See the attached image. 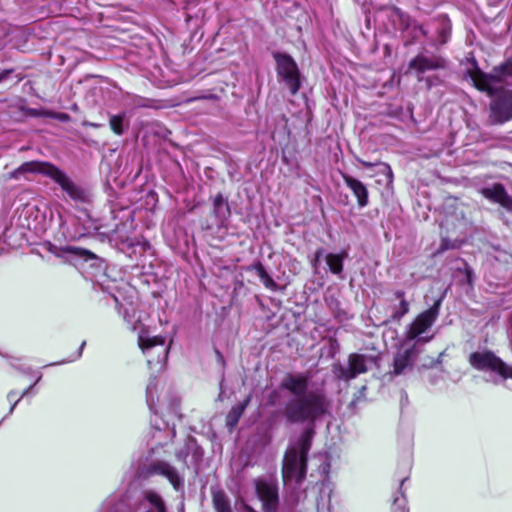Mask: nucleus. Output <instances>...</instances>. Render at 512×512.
I'll use <instances>...</instances> for the list:
<instances>
[{
    "mask_svg": "<svg viewBox=\"0 0 512 512\" xmlns=\"http://www.w3.org/2000/svg\"><path fill=\"white\" fill-rule=\"evenodd\" d=\"M216 355H217V359L219 362H221L222 364H224V357L223 355L221 354L220 351L216 350Z\"/></svg>",
    "mask_w": 512,
    "mask_h": 512,
    "instance_id": "39",
    "label": "nucleus"
},
{
    "mask_svg": "<svg viewBox=\"0 0 512 512\" xmlns=\"http://www.w3.org/2000/svg\"><path fill=\"white\" fill-rule=\"evenodd\" d=\"M243 506H244V510H245L246 512H256L252 507H250V506H249V505H247V504H244Z\"/></svg>",
    "mask_w": 512,
    "mask_h": 512,
    "instance_id": "40",
    "label": "nucleus"
},
{
    "mask_svg": "<svg viewBox=\"0 0 512 512\" xmlns=\"http://www.w3.org/2000/svg\"><path fill=\"white\" fill-rule=\"evenodd\" d=\"M143 498L149 503L155 512H166V505L162 497L153 490H146L143 492Z\"/></svg>",
    "mask_w": 512,
    "mask_h": 512,
    "instance_id": "23",
    "label": "nucleus"
},
{
    "mask_svg": "<svg viewBox=\"0 0 512 512\" xmlns=\"http://www.w3.org/2000/svg\"><path fill=\"white\" fill-rule=\"evenodd\" d=\"M464 272H465V275H466L467 283L469 285H472L473 277H474V273H473L472 268L470 266H468L467 264H465Z\"/></svg>",
    "mask_w": 512,
    "mask_h": 512,
    "instance_id": "31",
    "label": "nucleus"
},
{
    "mask_svg": "<svg viewBox=\"0 0 512 512\" xmlns=\"http://www.w3.org/2000/svg\"><path fill=\"white\" fill-rule=\"evenodd\" d=\"M451 248H454V245L448 239H442L438 252L441 253Z\"/></svg>",
    "mask_w": 512,
    "mask_h": 512,
    "instance_id": "32",
    "label": "nucleus"
},
{
    "mask_svg": "<svg viewBox=\"0 0 512 512\" xmlns=\"http://www.w3.org/2000/svg\"><path fill=\"white\" fill-rule=\"evenodd\" d=\"M25 173H39L45 175L56 182L72 200L77 202L88 201L89 194L87 191L72 181L64 171L51 163L40 161L25 162L12 173V176L17 178L19 175Z\"/></svg>",
    "mask_w": 512,
    "mask_h": 512,
    "instance_id": "2",
    "label": "nucleus"
},
{
    "mask_svg": "<svg viewBox=\"0 0 512 512\" xmlns=\"http://www.w3.org/2000/svg\"><path fill=\"white\" fill-rule=\"evenodd\" d=\"M469 74L474 86L479 91H491L492 84L497 85L503 82L505 78L512 77V56L503 64L494 67L489 74L482 72L479 68H475Z\"/></svg>",
    "mask_w": 512,
    "mask_h": 512,
    "instance_id": "7",
    "label": "nucleus"
},
{
    "mask_svg": "<svg viewBox=\"0 0 512 512\" xmlns=\"http://www.w3.org/2000/svg\"><path fill=\"white\" fill-rule=\"evenodd\" d=\"M85 345H86V342H85V341H83V342H82V344H81V346H80V348H79V351H78V353H77L76 358L81 357V355H82V351H83V349H84V346H85Z\"/></svg>",
    "mask_w": 512,
    "mask_h": 512,
    "instance_id": "38",
    "label": "nucleus"
},
{
    "mask_svg": "<svg viewBox=\"0 0 512 512\" xmlns=\"http://www.w3.org/2000/svg\"><path fill=\"white\" fill-rule=\"evenodd\" d=\"M395 299L399 300V306L394 309L391 318L393 321H400L409 312V303L405 299V292L398 290L394 292Z\"/></svg>",
    "mask_w": 512,
    "mask_h": 512,
    "instance_id": "20",
    "label": "nucleus"
},
{
    "mask_svg": "<svg viewBox=\"0 0 512 512\" xmlns=\"http://www.w3.org/2000/svg\"><path fill=\"white\" fill-rule=\"evenodd\" d=\"M441 302V298L436 300L430 308L420 313L408 325L402 338L406 344H415L416 347L423 350V346L434 338V334L430 331L439 316Z\"/></svg>",
    "mask_w": 512,
    "mask_h": 512,
    "instance_id": "4",
    "label": "nucleus"
},
{
    "mask_svg": "<svg viewBox=\"0 0 512 512\" xmlns=\"http://www.w3.org/2000/svg\"><path fill=\"white\" fill-rule=\"evenodd\" d=\"M407 478H403L400 482L399 491H397L394 495L393 504H392V512H409L407 508V500L402 491L403 485Z\"/></svg>",
    "mask_w": 512,
    "mask_h": 512,
    "instance_id": "25",
    "label": "nucleus"
},
{
    "mask_svg": "<svg viewBox=\"0 0 512 512\" xmlns=\"http://www.w3.org/2000/svg\"><path fill=\"white\" fill-rule=\"evenodd\" d=\"M76 250H77V249H76V248H73V247H68V248H67V251L72 252V253H77V252H76Z\"/></svg>",
    "mask_w": 512,
    "mask_h": 512,
    "instance_id": "41",
    "label": "nucleus"
},
{
    "mask_svg": "<svg viewBox=\"0 0 512 512\" xmlns=\"http://www.w3.org/2000/svg\"><path fill=\"white\" fill-rule=\"evenodd\" d=\"M450 32H451V25L448 21H445L443 23L442 28L439 29V31H438L439 44L443 45L448 41V39L450 37Z\"/></svg>",
    "mask_w": 512,
    "mask_h": 512,
    "instance_id": "29",
    "label": "nucleus"
},
{
    "mask_svg": "<svg viewBox=\"0 0 512 512\" xmlns=\"http://www.w3.org/2000/svg\"><path fill=\"white\" fill-rule=\"evenodd\" d=\"M422 350L415 346V344H406L401 340L400 347L396 352L393 360L394 375H401L413 368L417 356Z\"/></svg>",
    "mask_w": 512,
    "mask_h": 512,
    "instance_id": "11",
    "label": "nucleus"
},
{
    "mask_svg": "<svg viewBox=\"0 0 512 512\" xmlns=\"http://www.w3.org/2000/svg\"><path fill=\"white\" fill-rule=\"evenodd\" d=\"M343 180L347 187L351 189L354 196L357 198V203L359 207L362 208L367 206L369 202L368 190L364 183L347 174H343Z\"/></svg>",
    "mask_w": 512,
    "mask_h": 512,
    "instance_id": "18",
    "label": "nucleus"
},
{
    "mask_svg": "<svg viewBox=\"0 0 512 512\" xmlns=\"http://www.w3.org/2000/svg\"><path fill=\"white\" fill-rule=\"evenodd\" d=\"M213 505L217 512H232L228 496L220 490L212 492Z\"/></svg>",
    "mask_w": 512,
    "mask_h": 512,
    "instance_id": "24",
    "label": "nucleus"
},
{
    "mask_svg": "<svg viewBox=\"0 0 512 512\" xmlns=\"http://www.w3.org/2000/svg\"><path fill=\"white\" fill-rule=\"evenodd\" d=\"M13 72V69H6L2 72H0V83L6 80L9 75Z\"/></svg>",
    "mask_w": 512,
    "mask_h": 512,
    "instance_id": "34",
    "label": "nucleus"
},
{
    "mask_svg": "<svg viewBox=\"0 0 512 512\" xmlns=\"http://www.w3.org/2000/svg\"><path fill=\"white\" fill-rule=\"evenodd\" d=\"M158 382L155 378L151 379L147 385L146 389V400L147 404L151 411H154L157 413V410L155 409V393L157 392Z\"/></svg>",
    "mask_w": 512,
    "mask_h": 512,
    "instance_id": "27",
    "label": "nucleus"
},
{
    "mask_svg": "<svg viewBox=\"0 0 512 512\" xmlns=\"http://www.w3.org/2000/svg\"><path fill=\"white\" fill-rule=\"evenodd\" d=\"M138 106L146 107L147 104L144 103V100L142 99L141 102L138 103Z\"/></svg>",
    "mask_w": 512,
    "mask_h": 512,
    "instance_id": "43",
    "label": "nucleus"
},
{
    "mask_svg": "<svg viewBox=\"0 0 512 512\" xmlns=\"http://www.w3.org/2000/svg\"><path fill=\"white\" fill-rule=\"evenodd\" d=\"M346 256V252H343L342 254L329 253L326 255V263L333 274L341 275L343 271V260Z\"/></svg>",
    "mask_w": 512,
    "mask_h": 512,
    "instance_id": "21",
    "label": "nucleus"
},
{
    "mask_svg": "<svg viewBox=\"0 0 512 512\" xmlns=\"http://www.w3.org/2000/svg\"><path fill=\"white\" fill-rule=\"evenodd\" d=\"M125 113L111 115L109 119L110 128L117 135H122L125 130Z\"/></svg>",
    "mask_w": 512,
    "mask_h": 512,
    "instance_id": "26",
    "label": "nucleus"
},
{
    "mask_svg": "<svg viewBox=\"0 0 512 512\" xmlns=\"http://www.w3.org/2000/svg\"><path fill=\"white\" fill-rule=\"evenodd\" d=\"M409 67L420 73L445 67V60L439 56L418 55L411 60Z\"/></svg>",
    "mask_w": 512,
    "mask_h": 512,
    "instance_id": "15",
    "label": "nucleus"
},
{
    "mask_svg": "<svg viewBox=\"0 0 512 512\" xmlns=\"http://www.w3.org/2000/svg\"><path fill=\"white\" fill-rule=\"evenodd\" d=\"M491 97L489 122L501 125L512 120V90L492 84L491 91H484Z\"/></svg>",
    "mask_w": 512,
    "mask_h": 512,
    "instance_id": "5",
    "label": "nucleus"
},
{
    "mask_svg": "<svg viewBox=\"0 0 512 512\" xmlns=\"http://www.w3.org/2000/svg\"><path fill=\"white\" fill-rule=\"evenodd\" d=\"M309 379L306 373H289L280 383L282 389L294 396L281 410L289 424L313 423L328 410L329 401L322 390L307 391Z\"/></svg>",
    "mask_w": 512,
    "mask_h": 512,
    "instance_id": "1",
    "label": "nucleus"
},
{
    "mask_svg": "<svg viewBox=\"0 0 512 512\" xmlns=\"http://www.w3.org/2000/svg\"><path fill=\"white\" fill-rule=\"evenodd\" d=\"M15 396H16V393L14 391L9 392L8 395H7L8 401H10V402L14 401L15 402V400H14Z\"/></svg>",
    "mask_w": 512,
    "mask_h": 512,
    "instance_id": "37",
    "label": "nucleus"
},
{
    "mask_svg": "<svg viewBox=\"0 0 512 512\" xmlns=\"http://www.w3.org/2000/svg\"><path fill=\"white\" fill-rule=\"evenodd\" d=\"M374 360L373 356L351 353L346 362L338 361L332 365V373L337 380L349 382L366 373Z\"/></svg>",
    "mask_w": 512,
    "mask_h": 512,
    "instance_id": "6",
    "label": "nucleus"
},
{
    "mask_svg": "<svg viewBox=\"0 0 512 512\" xmlns=\"http://www.w3.org/2000/svg\"><path fill=\"white\" fill-rule=\"evenodd\" d=\"M255 489L259 499L262 501L265 512H275L278 506V492L274 483L256 479Z\"/></svg>",
    "mask_w": 512,
    "mask_h": 512,
    "instance_id": "12",
    "label": "nucleus"
},
{
    "mask_svg": "<svg viewBox=\"0 0 512 512\" xmlns=\"http://www.w3.org/2000/svg\"><path fill=\"white\" fill-rule=\"evenodd\" d=\"M358 162L360 164H362L364 167H367V168H370V167H373V166H381V168H382L381 172L383 174H385L388 177L389 180H392V178H393L392 169L386 163H382V162L372 163V162H367V161H364V160H361V159H358Z\"/></svg>",
    "mask_w": 512,
    "mask_h": 512,
    "instance_id": "28",
    "label": "nucleus"
},
{
    "mask_svg": "<svg viewBox=\"0 0 512 512\" xmlns=\"http://www.w3.org/2000/svg\"><path fill=\"white\" fill-rule=\"evenodd\" d=\"M212 213L220 226H225L231 216V208L228 199L222 193L214 196L212 201Z\"/></svg>",
    "mask_w": 512,
    "mask_h": 512,
    "instance_id": "16",
    "label": "nucleus"
},
{
    "mask_svg": "<svg viewBox=\"0 0 512 512\" xmlns=\"http://www.w3.org/2000/svg\"><path fill=\"white\" fill-rule=\"evenodd\" d=\"M469 363L477 370L494 372L503 379L512 378V367L506 365L491 351L484 350L471 353Z\"/></svg>",
    "mask_w": 512,
    "mask_h": 512,
    "instance_id": "8",
    "label": "nucleus"
},
{
    "mask_svg": "<svg viewBox=\"0 0 512 512\" xmlns=\"http://www.w3.org/2000/svg\"><path fill=\"white\" fill-rule=\"evenodd\" d=\"M314 431L312 428L305 429L299 438L290 444L284 459L282 474L285 481L295 480L302 482L307 470V454L311 448Z\"/></svg>",
    "mask_w": 512,
    "mask_h": 512,
    "instance_id": "3",
    "label": "nucleus"
},
{
    "mask_svg": "<svg viewBox=\"0 0 512 512\" xmlns=\"http://www.w3.org/2000/svg\"><path fill=\"white\" fill-rule=\"evenodd\" d=\"M254 270L256 271V274L258 275L259 279L267 289L271 291H279L282 289L268 274V272L261 263H257L256 265H254Z\"/></svg>",
    "mask_w": 512,
    "mask_h": 512,
    "instance_id": "22",
    "label": "nucleus"
},
{
    "mask_svg": "<svg viewBox=\"0 0 512 512\" xmlns=\"http://www.w3.org/2000/svg\"><path fill=\"white\" fill-rule=\"evenodd\" d=\"M323 255V249L320 248L318 249L316 252H315V260L313 262V266H316L317 263L319 262L321 256Z\"/></svg>",
    "mask_w": 512,
    "mask_h": 512,
    "instance_id": "35",
    "label": "nucleus"
},
{
    "mask_svg": "<svg viewBox=\"0 0 512 512\" xmlns=\"http://www.w3.org/2000/svg\"><path fill=\"white\" fill-rule=\"evenodd\" d=\"M407 400V394L405 392H401V400Z\"/></svg>",
    "mask_w": 512,
    "mask_h": 512,
    "instance_id": "42",
    "label": "nucleus"
},
{
    "mask_svg": "<svg viewBox=\"0 0 512 512\" xmlns=\"http://www.w3.org/2000/svg\"><path fill=\"white\" fill-rule=\"evenodd\" d=\"M139 346L147 357V363L152 366L153 363L163 367L168 356V346L165 345V338L162 336H150L147 332H141L139 335Z\"/></svg>",
    "mask_w": 512,
    "mask_h": 512,
    "instance_id": "9",
    "label": "nucleus"
},
{
    "mask_svg": "<svg viewBox=\"0 0 512 512\" xmlns=\"http://www.w3.org/2000/svg\"><path fill=\"white\" fill-rule=\"evenodd\" d=\"M250 401H251V395L247 396L244 401L233 406L230 409V411L228 412V414L226 416V425L230 430H232L237 425V423L239 422V419L241 418L245 409L249 405Z\"/></svg>",
    "mask_w": 512,
    "mask_h": 512,
    "instance_id": "19",
    "label": "nucleus"
},
{
    "mask_svg": "<svg viewBox=\"0 0 512 512\" xmlns=\"http://www.w3.org/2000/svg\"><path fill=\"white\" fill-rule=\"evenodd\" d=\"M155 473L166 477L175 490L180 491L184 488V478L177 469L167 462L159 461L153 465Z\"/></svg>",
    "mask_w": 512,
    "mask_h": 512,
    "instance_id": "14",
    "label": "nucleus"
},
{
    "mask_svg": "<svg viewBox=\"0 0 512 512\" xmlns=\"http://www.w3.org/2000/svg\"><path fill=\"white\" fill-rule=\"evenodd\" d=\"M41 377H42V376H41V375H39V376H38V378L36 379L35 383H34L33 385L29 386L27 389H25V390L22 392V394L20 395V397H19L18 399H16V400H15V402H13V403H12V405H11V407H10V410H9V414H12V413H13V411H14V409H15L16 405L18 404V402H19V401H20L24 396H26V395L30 392V390L33 388V386H34L35 384H37V383L41 380Z\"/></svg>",
    "mask_w": 512,
    "mask_h": 512,
    "instance_id": "30",
    "label": "nucleus"
},
{
    "mask_svg": "<svg viewBox=\"0 0 512 512\" xmlns=\"http://www.w3.org/2000/svg\"><path fill=\"white\" fill-rule=\"evenodd\" d=\"M187 455L188 454L186 451L180 450L179 452H177L176 457L178 460L185 462Z\"/></svg>",
    "mask_w": 512,
    "mask_h": 512,
    "instance_id": "36",
    "label": "nucleus"
},
{
    "mask_svg": "<svg viewBox=\"0 0 512 512\" xmlns=\"http://www.w3.org/2000/svg\"><path fill=\"white\" fill-rule=\"evenodd\" d=\"M273 56L278 77L286 84L291 94L295 95L300 89V72L296 62L286 53L276 52Z\"/></svg>",
    "mask_w": 512,
    "mask_h": 512,
    "instance_id": "10",
    "label": "nucleus"
},
{
    "mask_svg": "<svg viewBox=\"0 0 512 512\" xmlns=\"http://www.w3.org/2000/svg\"><path fill=\"white\" fill-rule=\"evenodd\" d=\"M278 398H279V392L276 390L272 391L268 397V404L275 405Z\"/></svg>",
    "mask_w": 512,
    "mask_h": 512,
    "instance_id": "33",
    "label": "nucleus"
},
{
    "mask_svg": "<svg viewBox=\"0 0 512 512\" xmlns=\"http://www.w3.org/2000/svg\"><path fill=\"white\" fill-rule=\"evenodd\" d=\"M485 198L499 203L506 210L512 212V197L507 193L502 184H494L492 187L482 189Z\"/></svg>",
    "mask_w": 512,
    "mask_h": 512,
    "instance_id": "13",
    "label": "nucleus"
},
{
    "mask_svg": "<svg viewBox=\"0 0 512 512\" xmlns=\"http://www.w3.org/2000/svg\"><path fill=\"white\" fill-rule=\"evenodd\" d=\"M392 11L397 18L395 20L396 25L398 26L399 30L401 31H407L410 28H413L415 33L413 34V38L417 37V33H421L422 35H426L425 29L419 25L416 21H414L408 14L403 12L398 7H393Z\"/></svg>",
    "mask_w": 512,
    "mask_h": 512,
    "instance_id": "17",
    "label": "nucleus"
}]
</instances>
